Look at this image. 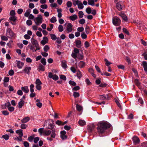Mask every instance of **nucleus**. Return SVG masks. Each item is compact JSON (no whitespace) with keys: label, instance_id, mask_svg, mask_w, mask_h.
Segmentation results:
<instances>
[{"label":"nucleus","instance_id":"61","mask_svg":"<svg viewBox=\"0 0 147 147\" xmlns=\"http://www.w3.org/2000/svg\"><path fill=\"white\" fill-rule=\"evenodd\" d=\"M105 61L106 62L105 65L107 66H109L111 64V63L107 59H105Z\"/></svg>","mask_w":147,"mask_h":147},{"label":"nucleus","instance_id":"16","mask_svg":"<svg viewBox=\"0 0 147 147\" xmlns=\"http://www.w3.org/2000/svg\"><path fill=\"white\" fill-rule=\"evenodd\" d=\"M119 15L125 21H127V17L124 13L120 12L119 14Z\"/></svg>","mask_w":147,"mask_h":147},{"label":"nucleus","instance_id":"51","mask_svg":"<svg viewBox=\"0 0 147 147\" xmlns=\"http://www.w3.org/2000/svg\"><path fill=\"white\" fill-rule=\"evenodd\" d=\"M80 1H79L78 0L76 1L73 0V5L75 6H76L77 5H78V4L80 2Z\"/></svg>","mask_w":147,"mask_h":147},{"label":"nucleus","instance_id":"36","mask_svg":"<svg viewBox=\"0 0 147 147\" xmlns=\"http://www.w3.org/2000/svg\"><path fill=\"white\" fill-rule=\"evenodd\" d=\"M40 62L44 65H45L46 64V60L44 58H43L41 59Z\"/></svg>","mask_w":147,"mask_h":147},{"label":"nucleus","instance_id":"8","mask_svg":"<svg viewBox=\"0 0 147 147\" xmlns=\"http://www.w3.org/2000/svg\"><path fill=\"white\" fill-rule=\"evenodd\" d=\"M73 25L72 24L70 23L68 24L66 26V30L67 31V33H69L71 32L72 31Z\"/></svg>","mask_w":147,"mask_h":147},{"label":"nucleus","instance_id":"22","mask_svg":"<svg viewBox=\"0 0 147 147\" xmlns=\"http://www.w3.org/2000/svg\"><path fill=\"white\" fill-rule=\"evenodd\" d=\"M45 65H42L41 64H40L38 67V69L39 71H43L45 70Z\"/></svg>","mask_w":147,"mask_h":147},{"label":"nucleus","instance_id":"57","mask_svg":"<svg viewBox=\"0 0 147 147\" xmlns=\"http://www.w3.org/2000/svg\"><path fill=\"white\" fill-rule=\"evenodd\" d=\"M123 32L125 33L126 34L129 35V32L127 29L125 28H123Z\"/></svg>","mask_w":147,"mask_h":147},{"label":"nucleus","instance_id":"43","mask_svg":"<svg viewBox=\"0 0 147 147\" xmlns=\"http://www.w3.org/2000/svg\"><path fill=\"white\" fill-rule=\"evenodd\" d=\"M58 30L59 32H62L63 30V28L62 25L60 24L58 26Z\"/></svg>","mask_w":147,"mask_h":147},{"label":"nucleus","instance_id":"40","mask_svg":"<svg viewBox=\"0 0 147 147\" xmlns=\"http://www.w3.org/2000/svg\"><path fill=\"white\" fill-rule=\"evenodd\" d=\"M50 36L51 39L53 40H55L57 38V37L56 35L54 34H50Z\"/></svg>","mask_w":147,"mask_h":147},{"label":"nucleus","instance_id":"11","mask_svg":"<svg viewBox=\"0 0 147 147\" xmlns=\"http://www.w3.org/2000/svg\"><path fill=\"white\" fill-rule=\"evenodd\" d=\"M31 67H26L23 70V71L24 74L29 75L30 73V72L31 70Z\"/></svg>","mask_w":147,"mask_h":147},{"label":"nucleus","instance_id":"7","mask_svg":"<svg viewBox=\"0 0 147 147\" xmlns=\"http://www.w3.org/2000/svg\"><path fill=\"white\" fill-rule=\"evenodd\" d=\"M48 77L50 78H52L55 81L59 79L58 76L55 74L53 75V73L51 72L49 73Z\"/></svg>","mask_w":147,"mask_h":147},{"label":"nucleus","instance_id":"19","mask_svg":"<svg viewBox=\"0 0 147 147\" xmlns=\"http://www.w3.org/2000/svg\"><path fill=\"white\" fill-rule=\"evenodd\" d=\"M86 65V63L85 62L82 61H80L78 64V67L80 68H83Z\"/></svg>","mask_w":147,"mask_h":147},{"label":"nucleus","instance_id":"37","mask_svg":"<svg viewBox=\"0 0 147 147\" xmlns=\"http://www.w3.org/2000/svg\"><path fill=\"white\" fill-rule=\"evenodd\" d=\"M80 94L79 92H74L73 96L75 98L78 97L80 96Z\"/></svg>","mask_w":147,"mask_h":147},{"label":"nucleus","instance_id":"50","mask_svg":"<svg viewBox=\"0 0 147 147\" xmlns=\"http://www.w3.org/2000/svg\"><path fill=\"white\" fill-rule=\"evenodd\" d=\"M34 85L33 84H31L30 86V91L31 92H34Z\"/></svg>","mask_w":147,"mask_h":147},{"label":"nucleus","instance_id":"14","mask_svg":"<svg viewBox=\"0 0 147 147\" xmlns=\"http://www.w3.org/2000/svg\"><path fill=\"white\" fill-rule=\"evenodd\" d=\"M17 66L19 69L21 68L24 65V63L20 61L16 60Z\"/></svg>","mask_w":147,"mask_h":147},{"label":"nucleus","instance_id":"44","mask_svg":"<svg viewBox=\"0 0 147 147\" xmlns=\"http://www.w3.org/2000/svg\"><path fill=\"white\" fill-rule=\"evenodd\" d=\"M86 13L88 14H90L91 13L92 11L90 7H87L86 9Z\"/></svg>","mask_w":147,"mask_h":147},{"label":"nucleus","instance_id":"30","mask_svg":"<svg viewBox=\"0 0 147 147\" xmlns=\"http://www.w3.org/2000/svg\"><path fill=\"white\" fill-rule=\"evenodd\" d=\"M78 123L80 126H83L86 124V123L84 120L80 119L78 122Z\"/></svg>","mask_w":147,"mask_h":147},{"label":"nucleus","instance_id":"12","mask_svg":"<svg viewBox=\"0 0 147 147\" xmlns=\"http://www.w3.org/2000/svg\"><path fill=\"white\" fill-rule=\"evenodd\" d=\"M9 20L11 21H12L13 22H11V23L13 25H15L16 24L15 23L17 20V17L16 16H11L9 18Z\"/></svg>","mask_w":147,"mask_h":147},{"label":"nucleus","instance_id":"27","mask_svg":"<svg viewBox=\"0 0 147 147\" xmlns=\"http://www.w3.org/2000/svg\"><path fill=\"white\" fill-rule=\"evenodd\" d=\"M75 42L76 44V45L78 48H80L81 47V42L80 40H75Z\"/></svg>","mask_w":147,"mask_h":147},{"label":"nucleus","instance_id":"6","mask_svg":"<svg viewBox=\"0 0 147 147\" xmlns=\"http://www.w3.org/2000/svg\"><path fill=\"white\" fill-rule=\"evenodd\" d=\"M31 41L32 45L35 46V47L37 48V49H40L41 48L39 47L38 41L34 39L33 38H31Z\"/></svg>","mask_w":147,"mask_h":147},{"label":"nucleus","instance_id":"13","mask_svg":"<svg viewBox=\"0 0 147 147\" xmlns=\"http://www.w3.org/2000/svg\"><path fill=\"white\" fill-rule=\"evenodd\" d=\"M66 131L63 130L61 132V137L62 140H64L67 139V136L65 135Z\"/></svg>","mask_w":147,"mask_h":147},{"label":"nucleus","instance_id":"34","mask_svg":"<svg viewBox=\"0 0 147 147\" xmlns=\"http://www.w3.org/2000/svg\"><path fill=\"white\" fill-rule=\"evenodd\" d=\"M76 75L77 77L80 79V78L82 77V75L81 74V73L80 71L79 70H78L76 74Z\"/></svg>","mask_w":147,"mask_h":147},{"label":"nucleus","instance_id":"4","mask_svg":"<svg viewBox=\"0 0 147 147\" xmlns=\"http://www.w3.org/2000/svg\"><path fill=\"white\" fill-rule=\"evenodd\" d=\"M34 21L37 26H39L42 22L43 19L41 15H38V16L34 19Z\"/></svg>","mask_w":147,"mask_h":147},{"label":"nucleus","instance_id":"39","mask_svg":"<svg viewBox=\"0 0 147 147\" xmlns=\"http://www.w3.org/2000/svg\"><path fill=\"white\" fill-rule=\"evenodd\" d=\"M78 8L79 9H82L84 7V6L83 5V4L80 1L79 3L78 4Z\"/></svg>","mask_w":147,"mask_h":147},{"label":"nucleus","instance_id":"55","mask_svg":"<svg viewBox=\"0 0 147 147\" xmlns=\"http://www.w3.org/2000/svg\"><path fill=\"white\" fill-rule=\"evenodd\" d=\"M72 4L71 2L70 1H68L66 3V5L67 7H70L72 5Z\"/></svg>","mask_w":147,"mask_h":147},{"label":"nucleus","instance_id":"1","mask_svg":"<svg viewBox=\"0 0 147 147\" xmlns=\"http://www.w3.org/2000/svg\"><path fill=\"white\" fill-rule=\"evenodd\" d=\"M97 132L98 134H103L111 127V124L107 121L99 122L97 124Z\"/></svg>","mask_w":147,"mask_h":147},{"label":"nucleus","instance_id":"49","mask_svg":"<svg viewBox=\"0 0 147 147\" xmlns=\"http://www.w3.org/2000/svg\"><path fill=\"white\" fill-rule=\"evenodd\" d=\"M77 57L79 60H82L84 58V56L83 54H79L78 55Z\"/></svg>","mask_w":147,"mask_h":147},{"label":"nucleus","instance_id":"53","mask_svg":"<svg viewBox=\"0 0 147 147\" xmlns=\"http://www.w3.org/2000/svg\"><path fill=\"white\" fill-rule=\"evenodd\" d=\"M13 42V41L12 40L10 41L7 44V46L9 48H11V47L12 46V44Z\"/></svg>","mask_w":147,"mask_h":147},{"label":"nucleus","instance_id":"48","mask_svg":"<svg viewBox=\"0 0 147 147\" xmlns=\"http://www.w3.org/2000/svg\"><path fill=\"white\" fill-rule=\"evenodd\" d=\"M28 127V126L26 124H22L20 126V128L22 129H25Z\"/></svg>","mask_w":147,"mask_h":147},{"label":"nucleus","instance_id":"17","mask_svg":"<svg viewBox=\"0 0 147 147\" xmlns=\"http://www.w3.org/2000/svg\"><path fill=\"white\" fill-rule=\"evenodd\" d=\"M48 41V38L46 36H44L43 38V40L41 41V43L44 45L47 43Z\"/></svg>","mask_w":147,"mask_h":147},{"label":"nucleus","instance_id":"42","mask_svg":"<svg viewBox=\"0 0 147 147\" xmlns=\"http://www.w3.org/2000/svg\"><path fill=\"white\" fill-rule=\"evenodd\" d=\"M56 134H55V129H53L52 131V133L51 134V137L54 138L55 137Z\"/></svg>","mask_w":147,"mask_h":147},{"label":"nucleus","instance_id":"58","mask_svg":"<svg viewBox=\"0 0 147 147\" xmlns=\"http://www.w3.org/2000/svg\"><path fill=\"white\" fill-rule=\"evenodd\" d=\"M81 36L82 38L83 39H85L87 37V35L84 32L81 34Z\"/></svg>","mask_w":147,"mask_h":147},{"label":"nucleus","instance_id":"26","mask_svg":"<svg viewBox=\"0 0 147 147\" xmlns=\"http://www.w3.org/2000/svg\"><path fill=\"white\" fill-rule=\"evenodd\" d=\"M22 90L26 93H28L29 92V89L27 86L22 87L21 88Z\"/></svg>","mask_w":147,"mask_h":147},{"label":"nucleus","instance_id":"2","mask_svg":"<svg viewBox=\"0 0 147 147\" xmlns=\"http://www.w3.org/2000/svg\"><path fill=\"white\" fill-rule=\"evenodd\" d=\"M44 127L47 129H53L55 127L53 120L51 119L49 121H45L44 123Z\"/></svg>","mask_w":147,"mask_h":147},{"label":"nucleus","instance_id":"29","mask_svg":"<svg viewBox=\"0 0 147 147\" xmlns=\"http://www.w3.org/2000/svg\"><path fill=\"white\" fill-rule=\"evenodd\" d=\"M69 19L71 20L74 21L76 20L78 18V16L76 14L70 16L69 17Z\"/></svg>","mask_w":147,"mask_h":147},{"label":"nucleus","instance_id":"46","mask_svg":"<svg viewBox=\"0 0 147 147\" xmlns=\"http://www.w3.org/2000/svg\"><path fill=\"white\" fill-rule=\"evenodd\" d=\"M69 84L73 86H76V83L74 81L70 80L69 82Z\"/></svg>","mask_w":147,"mask_h":147},{"label":"nucleus","instance_id":"52","mask_svg":"<svg viewBox=\"0 0 147 147\" xmlns=\"http://www.w3.org/2000/svg\"><path fill=\"white\" fill-rule=\"evenodd\" d=\"M84 15L83 12L81 11H79L78 12V16L80 18L83 17Z\"/></svg>","mask_w":147,"mask_h":147},{"label":"nucleus","instance_id":"32","mask_svg":"<svg viewBox=\"0 0 147 147\" xmlns=\"http://www.w3.org/2000/svg\"><path fill=\"white\" fill-rule=\"evenodd\" d=\"M36 105L39 108H41L42 106V104L40 102V100L37 99L36 100Z\"/></svg>","mask_w":147,"mask_h":147},{"label":"nucleus","instance_id":"35","mask_svg":"<svg viewBox=\"0 0 147 147\" xmlns=\"http://www.w3.org/2000/svg\"><path fill=\"white\" fill-rule=\"evenodd\" d=\"M30 11L31 10L30 9H28V10H27L26 12L24 14V16H25L27 17H28L30 14Z\"/></svg>","mask_w":147,"mask_h":147},{"label":"nucleus","instance_id":"25","mask_svg":"<svg viewBox=\"0 0 147 147\" xmlns=\"http://www.w3.org/2000/svg\"><path fill=\"white\" fill-rule=\"evenodd\" d=\"M98 0H88V4L89 5L93 6L94 5V2H97Z\"/></svg>","mask_w":147,"mask_h":147},{"label":"nucleus","instance_id":"41","mask_svg":"<svg viewBox=\"0 0 147 147\" xmlns=\"http://www.w3.org/2000/svg\"><path fill=\"white\" fill-rule=\"evenodd\" d=\"M95 67L96 68V70H97V72L98 73H100L102 75H103V74L102 73H101L100 69V68L98 67V66L97 65H95Z\"/></svg>","mask_w":147,"mask_h":147},{"label":"nucleus","instance_id":"3","mask_svg":"<svg viewBox=\"0 0 147 147\" xmlns=\"http://www.w3.org/2000/svg\"><path fill=\"white\" fill-rule=\"evenodd\" d=\"M6 34L7 37H10L13 38H15L16 37V34L14 33L11 29L10 28H7L6 30Z\"/></svg>","mask_w":147,"mask_h":147},{"label":"nucleus","instance_id":"20","mask_svg":"<svg viewBox=\"0 0 147 147\" xmlns=\"http://www.w3.org/2000/svg\"><path fill=\"white\" fill-rule=\"evenodd\" d=\"M133 142L135 144H137L139 143L140 140L136 136H134L132 138Z\"/></svg>","mask_w":147,"mask_h":147},{"label":"nucleus","instance_id":"33","mask_svg":"<svg viewBox=\"0 0 147 147\" xmlns=\"http://www.w3.org/2000/svg\"><path fill=\"white\" fill-rule=\"evenodd\" d=\"M20 101L18 103V107L20 108H22L24 104V101H22V99H20Z\"/></svg>","mask_w":147,"mask_h":147},{"label":"nucleus","instance_id":"9","mask_svg":"<svg viewBox=\"0 0 147 147\" xmlns=\"http://www.w3.org/2000/svg\"><path fill=\"white\" fill-rule=\"evenodd\" d=\"M123 3L121 1H119L116 4V7L119 11H121L123 8Z\"/></svg>","mask_w":147,"mask_h":147},{"label":"nucleus","instance_id":"23","mask_svg":"<svg viewBox=\"0 0 147 147\" xmlns=\"http://www.w3.org/2000/svg\"><path fill=\"white\" fill-rule=\"evenodd\" d=\"M30 118L28 117H27L21 120V122L22 123H26L29 121L30 120Z\"/></svg>","mask_w":147,"mask_h":147},{"label":"nucleus","instance_id":"59","mask_svg":"<svg viewBox=\"0 0 147 147\" xmlns=\"http://www.w3.org/2000/svg\"><path fill=\"white\" fill-rule=\"evenodd\" d=\"M60 78L61 79L64 81H65L66 80V78L65 76L64 75H61L60 76Z\"/></svg>","mask_w":147,"mask_h":147},{"label":"nucleus","instance_id":"28","mask_svg":"<svg viewBox=\"0 0 147 147\" xmlns=\"http://www.w3.org/2000/svg\"><path fill=\"white\" fill-rule=\"evenodd\" d=\"M61 66L64 69H66L67 67V65L66 64V61L63 60L61 61Z\"/></svg>","mask_w":147,"mask_h":147},{"label":"nucleus","instance_id":"5","mask_svg":"<svg viewBox=\"0 0 147 147\" xmlns=\"http://www.w3.org/2000/svg\"><path fill=\"white\" fill-rule=\"evenodd\" d=\"M121 20L119 18L115 16L113 18V23L115 26H119L121 24Z\"/></svg>","mask_w":147,"mask_h":147},{"label":"nucleus","instance_id":"64","mask_svg":"<svg viewBox=\"0 0 147 147\" xmlns=\"http://www.w3.org/2000/svg\"><path fill=\"white\" fill-rule=\"evenodd\" d=\"M26 23L27 24L28 26L31 25L32 24V22L30 20H27Z\"/></svg>","mask_w":147,"mask_h":147},{"label":"nucleus","instance_id":"10","mask_svg":"<svg viewBox=\"0 0 147 147\" xmlns=\"http://www.w3.org/2000/svg\"><path fill=\"white\" fill-rule=\"evenodd\" d=\"M95 125L93 123L90 124L87 126V129L89 132L91 133L94 129Z\"/></svg>","mask_w":147,"mask_h":147},{"label":"nucleus","instance_id":"15","mask_svg":"<svg viewBox=\"0 0 147 147\" xmlns=\"http://www.w3.org/2000/svg\"><path fill=\"white\" fill-rule=\"evenodd\" d=\"M109 98L108 94H105L100 95L99 96V98L100 99L103 100H107Z\"/></svg>","mask_w":147,"mask_h":147},{"label":"nucleus","instance_id":"21","mask_svg":"<svg viewBox=\"0 0 147 147\" xmlns=\"http://www.w3.org/2000/svg\"><path fill=\"white\" fill-rule=\"evenodd\" d=\"M142 65L144 71L146 72H147V62L146 61H143L142 62Z\"/></svg>","mask_w":147,"mask_h":147},{"label":"nucleus","instance_id":"63","mask_svg":"<svg viewBox=\"0 0 147 147\" xmlns=\"http://www.w3.org/2000/svg\"><path fill=\"white\" fill-rule=\"evenodd\" d=\"M84 30V28L83 27H79L77 28V30L78 32H82Z\"/></svg>","mask_w":147,"mask_h":147},{"label":"nucleus","instance_id":"62","mask_svg":"<svg viewBox=\"0 0 147 147\" xmlns=\"http://www.w3.org/2000/svg\"><path fill=\"white\" fill-rule=\"evenodd\" d=\"M2 138L4 139L5 140H7L9 139V136L7 134H5L2 136Z\"/></svg>","mask_w":147,"mask_h":147},{"label":"nucleus","instance_id":"24","mask_svg":"<svg viewBox=\"0 0 147 147\" xmlns=\"http://www.w3.org/2000/svg\"><path fill=\"white\" fill-rule=\"evenodd\" d=\"M17 134H18L20 137H22L23 136V130L22 129L17 130L16 131Z\"/></svg>","mask_w":147,"mask_h":147},{"label":"nucleus","instance_id":"60","mask_svg":"<svg viewBox=\"0 0 147 147\" xmlns=\"http://www.w3.org/2000/svg\"><path fill=\"white\" fill-rule=\"evenodd\" d=\"M1 38L2 40L5 41H7L8 39L7 36H1Z\"/></svg>","mask_w":147,"mask_h":147},{"label":"nucleus","instance_id":"47","mask_svg":"<svg viewBox=\"0 0 147 147\" xmlns=\"http://www.w3.org/2000/svg\"><path fill=\"white\" fill-rule=\"evenodd\" d=\"M35 84L36 85H41L42 83L40 80L39 79H37L35 82Z\"/></svg>","mask_w":147,"mask_h":147},{"label":"nucleus","instance_id":"56","mask_svg":"<svg viewBox=\"0 0 147 147\" xmlns=\"http://www.w3.org/2000/svg\"><path fill=\"white\" fill-rule=\"evenodd\" d=\"M16 13L14 10H11L9 14L11 16H15Z\"/></svg>","mask_w":147,"mask_h":147},{"label":"nucleus","instance_id":"31","mask_svg":"<svg viewBox=\"0 0 147 147\" xmlns=\"http://www.w3.org/2000/svg\"><path fill=\"white\" fill-rule=\"evenodd\" d=\"M51 131L49 130H44L43 131V135L45 136H48L51 133Z\"/></svg>","mask_w":147,"mask_h":147},{"label":"nucleus","instance_id":"45","mask_svg":"<svg viewBox=\"0 0 147 147\" xmlns=\"http://www.w3.org/2000/svg\"><path fill=\"white\" fill-rule=\"evenodd\" d=\"M50 21L51 23H54L56 22L57 20L55 17L53 16L51 19Z\"/></svg>","mask_w":147,"mask_h":147},{"label":"nucleus","instance_id":"54","mask_svg":"<svg viewBox=\"0 0 147 147\" xmlns=\"http://www.w3.org/2000/svg\"><path fill=\"white\" fill-rule=\"evenodd\" d=\"M44 51L46 52L49 49V47L48 45H46L44 47Z\"/></svg>","mask_w":147,"mask_h":147},{"label":"nucleus","instance_id":"38","mask_svg":"<svg viewBox=\"0 0 147 147\" xmlns=\"http://www.w3.org/2000/svg\"><path fill=\"white\" fill-rule=\"evenodd\" d=\"M76 108L77 110L79 111H81L82 109V107L78 104L76 105Z\"/></svg>","mask_w":147,"mask_h":147},{"label":"nucleus","instance_id":"18","mask_svg":"<svg viewBox=\"0 0 147 147\" xmlns=\"http://www.w3.org/2000/svg\"><path fill=\"white\" fill-rule=\"evenodd\" d=\"M28 47L33 52H36L37 50H39L40 49H37V48H36V49H35V46L34 45H29L28 46Z\"/></svg>","mask_w":147,"mask_h":147}]
</instances>
